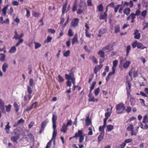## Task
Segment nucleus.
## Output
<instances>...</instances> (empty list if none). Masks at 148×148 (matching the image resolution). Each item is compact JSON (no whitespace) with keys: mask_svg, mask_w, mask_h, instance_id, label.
I'll return each mask as SVG.
<instances>
[{"mask_svg":"<svg viewBox=\"0 0 148 148\" xmlns=\"http://www.w3.org/2000/svg\"><path fill=\"white\" fill-rule=\"evenodd\" d=\"M65 77L68 80L66 82L67 86L71 87V83L74 84L75 82L74 73L72 72L70 73L69 74H65Z\"/></svg>","mask_w":148,"mask_h":148,"instance_id":"f257e3e1","label":"nucleus"},{"mask_svg":"<svg viewBox=\"0 0 148 148\" xmlns=\"http://www.w3.org/2000/svg\"><path fill=\"white\" fill-rule=\"evenodd\" d=\"M84 134H83L82 131L81 130H79L77 132L75 133L74 136L69 138V140H71L73 138H77V137H79V142L80 143H81L84 139Z\"/></svg>","mask_w":148,"mask_h":148,"instance_id":"f03ea898","label":"nucleus"},{"mask_svg":"<svg viewBox=\"0 0 148 148\" xmlns=\"http://www.w3.org/2000/svg\"><path fill=\"white\" fill-rule=\"evenodd\" d=\"M115 108L117 114L123 113L125 109L124 104L123 103L117 104L116 105Z\"/></svg>","mask_w":148,"mask_h":148,"instance_id":"7ed1b4c3","label":"nucleus"},{"mask_svg":"<svg viewBox=\"0 0 148 148\" xmlns=\"http://www.w3.org/2000/svg\"><path fill=\"white\" fill-rule=\"evenodd\" d=\"M49 122V119H46L42 122L41 124V128L39 131L40 134H41Z\"/></svg>","mask_w":148,"mask_h":148,"instance_id":"20e7f679","label":"nucleus"},{"mask_svg":"<svg viewBox=\"0 0 148 148\" xmlns=\"http://www.w3.org/2000/svg\"><path fill=\"white\" fill-rule=\"evenodd\" d=\"M106 29L105 28H101L99 31V34L97 36L99 37H101L102 35L105 33L106 32Z\"/></svg>","mask_w":148,"mask_h":148,"instance_id":"39448f33","label":"nucleus"},{"mask_svg":"<svg viewBox=\"0 0 148 148\" xmlns=\"http://www.w3.org/2000/svg\"><path fill=\"white\" fill-rule=\"evenodd\" d=\"M79 21V20L78 18H75L73 19L71 23V26L74 27L76 26L78 23Z\"/></svg>","mask_w":148,"mask_h":148,"instance_id":"423d86ee","label":"nucleus"},{"mask_svg":"<svg viewBox=\"0 0 148 148\" xmlns=\"http://www.w3.org/2000/svg\"><path fill=\"white\" fill-rule=\"evenodd\" d=\"M134 38L135 39H139L140 37V34L139 33V31L137 29H135L134 31Z\"/></svg>","mask_w":148,"mask_h":148,"instance_id":"0eeeda50","label":"nucleus"},{"mask_svg":"<svg viewBox=\"0 0 148 148\" xmlns=\"http://www.w3.org/2000/svg\"><path fill=\"white\" fill-rule=\"evenodd\" d=\"M103 66V65L102 64H101L95 66L94 69V73L97 74L99 70Z\"/></svg>","mask_w":148,"mask_h":148,"instance_id":"6e6552de","label":"nucleus"},{"mask_svg":"<svg viewBox=\"0 0 148 148\" xmlns=\"http://www.w3.org/2000/svg\"><path fill=\"white\" fill-rule=\"evenodd\" d=\"M131 62L130 61L126 60L123 64V66L124 68L127 69L131 64Z\"/></svg>","mask_w":148,"mask_h":148,"instance_id":"1a4fd4ad","label":"nucleus"},{"mask_svg":"<svg viewBox=\"0 0 148 148\" xmlns=\"http://www.w3.org/2000/svg\"><path fill=\"white\" fill-rule=\"evenodd\" d=\"M37 102L34 103L30 107H29L26 109V110L27 111H29L31 110L32 109L35 108L37 106Z\"/></svg>","mask_w":148,"mask_h":148,"instance_id":"9d476101","label":"nucleus"},{"mask_svg":"<svg viewBox=\"0 0 148 148\" xmlns=\"http://www.w3.org/2000/svg\"><path fill=\"white\" fill-rule=\"evenodd\" d=\"M4 103L1 99H0V109L2 112H4L5 111Z\"/></svg>","mask_w":148,"mask_h":148,"instance_id":"9b49d317","label":"nucleus"},{"mask_svg":"<svg viewBox=\"0 0 148 148\" xmlns=\"http://www.w3.org/2000/svg\"><path fill=\"white\" fill-rule=\"evenodd\" d=\"M89 114H88L87 116L85 119L86 125L87 126L89 125L91 123V120L89 119Z\"/></svg>","mask_w":148,"mask_h":148,"instance_id":"f8f14e48","label":"nucleus"},{"mask_svg":"<svg viewBox=\"0 0 148 148\" xmlns=\"http://www.w3.org/2000/svg\"><path fill=\"white\" fill-rule=\"evenodd\" d=\"M114 32L117 33L120 31V25H115L114 27Z\"/></svg>","mask_w":148,"mask_h":148,"instance_id":"ddd939ff","label":"nucleus"},{"mask_svg":"<svg viewBox=\"0 0 148 148\" xmlns=\"http://www.w3.org/2000/svg\"><path fill=\"white\" fill-rule=\"evenodd\" d=\"M67 129V126L64 123L62 125L60 130L61 132L65 133L66 132Z\"/></svg>","mask_w":148,"mask_h":148,"instance_id":"4468645a","label":"nucleus"},{"mask_svg":"<svg viewBox=\"0 0 148 148\" xmlns=\"http://www.w3.org/2000/svg\"><path fill=\"white\" fill-rule=\"evenodd\" d=\"M136 18V16L134 13H132L127 17V20L128 21L130 19L132 20Z\"/></svg>","mask_w":148,"mask_h":148,"instance_id":"2eb2a0df","label":"nucleus"},{"mask_svg":"<svg viewBox=\"0 0 148 148\" xmlns=\"http://www.w3.org/2000/svg\"><path fill=\"white\" fill-rule=\"evenodd\" d=\"M107 17V14L106 12H105L103 14H101L100 15L99 18L100 19H105Z\"/></svg>","mask_w":148,"mask_h":148,"instance_id":"dca6fc26","label":"nucleus"},{"mask_svg":"<svg viewBox=\"0 0 148 148\" xmlns=\"http://www.w3.org/2000/svg\"><path fill=\"white\" fill-rule=\"evenodd\" d=\"M139 127H138L137 128L135 129H133L131 131V135L132 136L133 135L136 136L137 133L138 132V128Z\"/></svg>","mask_w":148,"mask_h":148,"instance_id":"f3484780","label":"nucleus"},{"mask_svg":"<svg viewBox=\"0 0 148 148\" xmlns=\"http://www.w3.org/2000/svg\"><path fill=\"white\" fill-rule=\"evenodd\" d=\"M78 35L77 34H75V36L72 40V44L73 45L77 41Z\"/></svg>","mask_w":148,"mask_h":148,"instance_id":"a211bd4d","label":"nucleus"},{"mask_svg":"<svg viewBox=\"0 0 148 148\" xmlns=\"http://www.w3.org/2000/svg\"><path fill=\"white\" fill-rule=\"evenodd\" d=\"M10 128L11 126L10 125V123L8 122L7 123V124L5 125V130L7 134L9 133L10 129Z\"/></svg>","mask_w":148,"mask_h":148,"instance_id":"6ab92c4d","label":"nucleus"},{"mask_svg":"<svg viewBox=\"0 0 148 148\" xmlns=\"http://www.w3.org/2000/svg\"><path fill=\"white\" fill-rule=\"evenodd\" d=\"M57 119V116L56 115V113L54 112L53 113L52 118V121L53 123H56Z\"/></svg>","mask_w":148,"mask_h":148,"instance_id":"aec40b11","label":"nucleus"},{"mask_svg":"<svg viewBox=\"0 0 148 148\" xmlns=\"http://www.w3.org/2000/svg\"><path fill=\"white\" fill-rule=\"evenodd\" d=\"M16 46H13L10 48V50L9 51V52L11 53H14L16 51Z\"/></svg>","mask_w":148,"mask_h":148,"instance_id":"412c9836","label":"nucleus"},{"mask_svg":"<svg viewBox=\"0 0 148 148\" xmlns=\"http://www.w3.org/2000/svg\"><path fill=\"white\" fill-rule=\"evenodd\" d=\"M11 137V140L14 142L17 143V141L18 140L19 136H12Z\"/></svg>","mask_w":148,"mask_h":148,"instance_id":"4be33fe9","label":"nucleus"},{"mask_svg":"<svg viewBox=\"0 0 148 148\" xmlns=\"http://www.w3.org/2000/svg\"><path fill=\"white\" fill-rule=\"evenodd\" d=\"M130 11L131 10L130 8H125L123 10V13L127 16H128L130 13Z\"/></svg>","mask_w":148,"mask_h":148,"instance_id":"5701e85b","label":"nucleus"},{"mask_svg":"<svg viewBox=\"0 0 148 148\" xmlns=\"http://www.w3.org/2000/svg\"><path fill=\"white\" fill-rule=\"evenodd\" d=\"M14 106L16 112H18L20 106L18 105L16 102H15L14 103Z\"/></svg>","mask_w":148,"mask_h":148,"instance_id":"b1692460","label":"nucleus"},{"mask_svg":"<svg viewBox=\"0 0 148 148\" xmlns=\"http://www.w3.org/2000/svg\"><path fill=\"white\" fill-rule=\"evenodd\" d=\"M118 61L116 60H114L113 62V66L112 67V69L114 70H115L116 69V67L117 66V64L118 63Z\"/></svg>","mask_w":148,"mask_h":148,"instance_id":"393cba45","label":"nucleus"},{"mask_svg":"<svg viewBox=\"0 0 148 148\" xmlns=\"http://www.w3.org/2000/svg\"><path fill=\"white\" fill-rule=\"evenodd\" d=\"M8 67V65L7 63H5L3 65L2 67V70L4 72L6 71V69Z\"/></svg>","mask_w":148,"mask_h":148,"instance_id":"a878e982","label":"nucleus"},{"mask_svg":"<svg viewBox=\"0 0 148 148\" xmlns=\"http://www.w3.org/2000/svg\"><path fill=\"white\" fill-rule=\"evenodd\" d=\"M105 53L103 50H100L98 52V54L100 57L101 58H104L105 57Z\"/></svg>","mask_w":148,"mask_h":148,"instance_id":"bb28decb","label":"nucleus"},{"mask_svg":"<svg viewBox=\"0 0 148 148\" xmlns=\"http://www.w3.org/2000/svg\"><path fill=\"white\" fill-rule=\"evenodd\" d=\"M137 47L138 48L141 49H142L146 48V47H145L143 44L140 43H138L137 44Z\"/></svg>","mask_w":148,"mask_h":148,"instance_id":"cd10ccee","label":"nucleus"},{"mask_svg":"<svg viewBox=\"0 0 148 148\" xmlns=\"http://www.w3.org/2000/svg\"><path fill=\"white\" fill-rule=\"evenodd\" d=\"M41 14L39 13H38L34 11H32V15L37 18H38L40 17V15Z\"/></svg>","mask_w":148,"mask_h":148,"instance_id":"c85d7f7f","label":"nucleus"},{"mask_svg":"<svg viewBox=\"0 0 148 148\" xmlns=\"http://www.w3.org/2000/svg\"><path fill=\"white\" fill-rule=\"evenodd\" d=\"M9 6V5L8 4H7L6 6H5L2 9V12L4 15H6L7 10Z\"/></svg>","mask_w":148,"mask_h":148,"instance_id":"c756f323","label":"nucleus"},{"mask_svg":"<svg viewBox=\"0 0 148 148\" xmlns=\"http://www.w3.org/2000/svg\"><path fill=\"white\" fill-rule=\"evenodd\" d=\"M19 131L16 129H14L13 131V132L12 133V136H19Z\"/></svg>","mask_w":148,"mask_h":148,"instance_id":"7c9ffc66","label":"nucleus"},{"mask_svg":"<svg viewBox=\"0 0 148 148\" xmlns=\"http://www.w3.org/2000/svg\"><path fill=\"white\" fill-rule=\"evenodd\" d=\"M113 126L111 125H109L107 126V131L110 132L113 129Z\"/></svg>","mask_w":148,"mask_h":148,"instance_id":"2f4dec72","label":"nucleus"},{"mask_svg":"<svg viewBox=\"0 0 148 148\" xmlns=\"http://www.w3.org/2000/svg\"><path fill=\"white\" fill-rule=\"evenodd\" d=\"M57 134V131L56 130H53V134H52V139H53L54 143H55V139L56 137V136Z\"/></svg>","mask_w":148,"mask_h":148,"instance_id":"473e14b6","label":"nucleus"},{"mask_svg":"<svg viewBox=\"0 0 148 148\" xmlns=\"http://www.w3.org/2000/svg\"><path fill=\"white\" fill-rule=\"evenodd\" d=\"M104 134V132H101V134L98 136V139L99 141H100L102 140L103 138Z\"/></svg>","mask_w":148,"mask_h":148,"instance_id":"72a5a7b5","label":"nucleus"},{"mask_svg":"<svg viewBox=\"0 0 148 148\" xmlns=\"http://www.w3.org/2000/svg\"><path fill=\"white\" fill-rule=\"evenodd\" d=\"M90 59L95 64H97L98 63L97 59L94 56H90Z\"/></svg>","mask_w":148,"mask_h":148,"instance_id":"f704fd0d","label":"nucleus"},{"mask_svg":"<svg viewBox=\"0 0 148 148\" xmlns=\"http://www.w3.org/2000/svg\"><path fill=\"white\" fill-rule=\"evenodd\" d=\"M12 107V105L10 104H9L8 106H5L6 111L8 112H10L11 111Z\"/></svg>","mask_w":148,"mask_h":148,"instance_id":"c9c22d12","label":"nucleus"},{"mask_svg":"<svg viewBox=\"0 0 148 148\" xmlns=\"http://www.w3.org/2000/svg\"><path fill=\"white\" fill-rule=\"evenodd\" d=\"M131 84L129 82H127L126 83V89L127 90H130L131 88Z\"/></svg>","mask_w":148,"mask_h":148,"instance_id":"e433bc0d","label":"nucleus"},{"mask_svg":"<svg viewBox=\"0 0 148 148\" xmlns=\"http://www.w3.org/2000/svg\"><path fill=\"white\" fill-rule=\"evenodd\" d=\"M74 34V32L71 29H69L68 32V36L69 37H72L73 36Z\"/></svg>","mask_w":148,"mask_h":148,"instance_id":"4c0bfd02","label":"nucleus"},{"mask_svg":"<svg viewBox=\"0 0 148 148\" xmlns=\"http://www.w3.org/2000/svg\"><path fill=\"white\" fill-rule=\"evenodd\" d=\"M67 5V2L65 3L64 5H63L62 8V13L63 14L64 13L66 10V6Z\"/></svg>","mask_w":148,"mask_h":148,"instance_id":"58836bf2","label":"nucleus"},{"mask_svg":"<svg viewBox=\"0 0 148 148\" xmlns=\"http://www.w3.org/2000/svg\"><path fill=\"white\" fill-rule=\"evenodd\" d=\"M5 56L3 53H0V60L1 61H5Z\"/></svg>","mask_w":148,"mask_h":148,"instance_id":"ea45409f","label":"nucleus"},{"mask_svg":"<svg viewBox=\"0 0 148 148\" xmlns=\"http://www.w3.org/2000/svg\"><path fill=\"white\" fill-rule=\"evenodd\" d=\"M131 46L130 45H129L128 46H127L126 47V55L127 56L128 55H129V54L130 53V50H131Z\"/></svg>","mask_w":148,"mask_h":148,"instance_id":"a19ab883","label":"nucleus"},{"mask_svg":"<svg viewBox=\"0 0 148 148\" xmlns=\"http://www.w3.org/2000/svg\"><path fill=\"white\" fill-rule=\"evenodd\" d=\"M130 102H131V105L132 106H134L135 104L136 101L134 99L131 97L130 99Z\"/></svg>","mask_w":148,"mask_h":148,"instance_id":"79ce46f5","label":"nucleus"},{"mask_svg":"<svg viewBox=\"0 0 148 148\" xmlns=\"http://www.w3.org/2000/svg\"><path fill=\"white\" fill-rule=\"evenodd\" d=\"M34 43L35 44V49H37L39 48L41 46V44L35 41L34 42Z\"/></svg>","mask_w":148,"mask_h":148,"instance_id":"37998d69","label":"nucleus"},{"mask_svg":"<svg viewBox=\"0 0 148 148\" xmlns=\"http://www.w3.org/2000/svg\"><path fill=\"white\" fill-rule=\"evenodd\" d=\"M70 51L69 50H68L63 53V56L65 57H67L70 55Z\"/></svg>","mask_w":148,"mask_h":148,"instance_id":"c03bdc74","label":"nucleus"},{"mask_svg":"<svg viewBox=\"0 0 148 148\" xmlns=\"http://www.w3.org/2000/svg\"><path fill=\"white\" fill-rule=\"evenodd\" d=\"M133 129V126L132 124H130L127 126V131H131Z\"/></svg>","mask_w":148,"mask_h":148,"instance_id":"a18cd8bd","label":"nucleus"},{"mask_svg":"<svg viewBox=\"0 0 148 148\" xmlns=\"http://www.w3.org/2000/svg\"><path fill=\"white\" fill-rule=\"evenodd\" d=\"M52 37H50L49 36H48L47 37V39L45 40V43H48L50 42L51 40H52Z\"/></svg>","mask_w":148,"mask_h":148,"instance_id":"49530a36","label":"nucleus"},{"mask_svg":"<svg viewBox=\"0 0 148 148\" xmlns=\"http://www.w3.org/2000/svg\"><path fill=\"white\" fill-rule=\"evenodd\" d=\"M97 8L99 12L103 11V6L102 4H100L97 6Z\"/></svg>","mask_w":148,"mask_h":148,"instance_id":"de8ad7c7","label":"nucleus"},{"mask_svg":"<svg viewBox=\"0 0 148 148\" xmlns=\"http://www.w3.org/2000/svg\"><path fill=\"white\" fill-rule=\"evenodd\" d=\"M18 41L16 44V46L17 47L19 46L23 42V40L22 38L18 39Z\"/></svg>","mask_w":148,"mask_h":148,"instance_id":"09e8293b","label":"nucleus"},{"mask_svg":"<svg viewBox=\"0 0 148 148\" xmlns=\"http://www.w3.org/2000/svg\"><path fill=\"white\" fill-rule=\"evenodd\" d=\"M100 92V88H98L95 89L94 90L95 94V96H97L99 94Z\"/></svg>","mask_w":148,"mask_h":148,"instance_id":"8fccbe9b","label":"nucleus"},{"mask_svg":"<svg viewBox=\"0 0 148 148\" xmlns=\"http://www.w3.org/2000/svg\"><path fill=\"white\" fill-rule=\"evenodd\" d=\"M141 14V11H140V9L139 8L136 10L135 12V13L134 14L136 16H138L140 15Z\"/></svg>","mask_w":148,"mask_h":148,"instance_id":"3c124183","label":"nucleus"},{"mask_svg":"<svg viewBox=\"0 0 148 148\" xmlns=\"http://www.w3.org/2000/svg\"><path fill=\"white\" fill-rule=\"evenodd\" d=\"M93 128V127H90L88 128V130L89 131V132L88 133V135H92L93 134L92 131V128Z\"/></svg>","mask_w":148,"mask_h":148,"instance_id":"603ef678","label":"nucleus"},{"mask_svg":"<svg viewBox=\"0 0 148 148\" xmlns=\"http://www.w3.org/2000/svg\"><path fill=\"white\" fill-rule=\"evenodd\" d=\"M122 5H116L114 8V11L115 13H116L118 12V10L119 7Z\"/></svg>","mask_w":148,"mask_h":148,"instance_id":"864d4df0","label":"nucleus"},{"mask_svg":"<svg viewBox=\"0 0 148 148\" xmlns=\"http://www.w3.org/2000/svg\"><path fill=\"white\" fill-rule=\"evenodd\" d=\"M139 100L140 101V103H141V106H145V101L143 99L140 98L139 99Z\"/></svg>","mask_w":148,"mask_h":148,"instance_id":"5fc2aeb1","label":"nucleus"},{"mask_svg":"<svg viewBox=\"0 0 148 148\" xmlns=\"http://www.w3.org/2000/svg\"><path fill=\"white\" fill-rule=\"evenodd\" d=\"M13 11L14 10L13 8H12V7H11L8 10V14L11 15L12 14L13 12Z\"/></svg>","mask_w":148,"mask_h":148,"instance_id":"6e6d98bb","label":"nucleus"},{"mask_svg":"<svg viewBox=\"0 0 148 148\" xmlns=\"http://www.w3.org/2000/svg\"><path fill=\"white\" fill-rule=\"evenodd\" d=\"M58 81L59 82H63L64 81V79L60 75L58 76Z\"/></svg>","mask_w":148,"mask_h":148,"instance_id":"4d7b16f0","label":"nucleus"},{"mask_svg":"<svg viewBox=\"0 0 148 148\" xmlns=\"http://www.w3.org/2000/svg\"><path fill=\"white\" fill-rule=\"evenodd\" d=\"M27 91L28 94H32V89L29 86H27Z\"/></svg>","mask_w":148,"mask_h":148,"instance_id":"13d9d810","label":"nucleus"},{"mask_svg":"<svg viewBox=\"0 0 148 148\" xmlns=\"http://www.w3.org/2000/svg\"><path fill=\"white\" fill-rule=\"evenodd\" d=\"M48 32L52 34H54L56 32V31L52 29H47Z\"/></svg>","mask_w":148,"mask_h":148,"instance_id":"bf43d9fd","label":"nucleus"},{"mask_svg":"<svg viewBox=\"0 0 148 148\" xmlns=\"http://www.w3.org/2000/svg\"><path fill=\"white\" fill-rule=\"evenodd\" d=\"M106 125H104L102 126H100L99 128V131H101V132H104V130L105 127Z\"/></svg>","mask_w":148,"mask_h":148,"instance_id":"052dcab7","label":"nucleus"},{"mask_svg":"<svg viewBox=\"0 0 148 148\" xmlns=\"http://www.w3.org/2000/svg\"><path fill=\"white\" fill-rule=\"evenodd\" d=\"M85 34L86 37L88 38H90L91 37V35L88 32V29H85Z\"/></svg>","mask_w":148,"mask_h":148,"instance_id":"680f3d73","label":"nucleus"},{"mask_svg":"<svg viewBox=\"0 0 148 148\" xmlns=\"http://www.w3.org/2000/svg\"><path fill=\"white\" fill-rule=\"evenodd\" d=\"M29 84L31 86H33L34 84V80L32 78H30L29 80Z\"/></svg>","mask_w":148,"mask_h":148,"instance_id":"e2e57ef3","label":"nucleus"},{"mask_svg":"<svg viewBox=\"0 0 148 148\" xmlns=\"http://www.w3.org/2000/svg\"><path fill=\"white\" fill-rule=\"evenodd\" d=\"M72 121L71 120H69L68 119L67 120V122L66 123V125L67 127L69 126H71L72 124Z\"/></svg>","mask_w":148,"mask_h":148,"instance_id":"0e129e2a","label":"nucleus"},{"mask_svg":"<svg viewBox=\"0 0 148 148\" xmlns=\"http://www.w3.org/2000/svg\"><path fill=\"white\" fill-rule=\"evenodd\" d=\"M132 110L131 107L130 106H127V108L125 109L127 113H129L131 112Z\"/></svg>","mask_w":148,"mask_h":148,"instance_id":"69168bd1","label":"nucleus"},{"mask_svg":"<svg viewBox=\"0 0 148 148\" xmlns=\"http://www.w3.org/2000/svg\"><path fill=\"white\" fill-rule=\"evenodd\" d=\"M147 11L146 10H144L142 11V12L141 14V15L142 16H143L144 17H145L147 14Z\"/></svg>","mask_w":148,"mask_h":148,"instance_id":"338daca9","label":"nucleus"},{"mask_svg":"<svg viewBox=\"0 0 148 148\" xmlns=\"http://www.w3.org/2000/svg\"><path fill=\"white\" fill-rule=\"evenodd\" d=\"M96 83V82H92V85L91 86L90 89L91 90H93L95 88V86Z\"/></svg>","mask_w":148,"mask_h":148,"instance_id":"774afa93","label":"nucleus"}]
</instances>
